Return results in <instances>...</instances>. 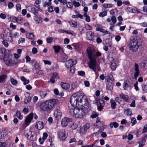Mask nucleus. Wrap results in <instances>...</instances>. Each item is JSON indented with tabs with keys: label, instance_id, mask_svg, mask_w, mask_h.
Returning <instances> with one entry per match:
<instances>
[{
	"label": "nucleus",
	"instance_id": "f257e3e1",
	"mask_svg": "<svg viewBox=\"0 0 147 147\" xmlns=\"http://www.w3.org/2000/svg\"><path fill=\"white\" fill-rule=\"evenodd\" d=\"M70 102L73 107L81 105L86 109L89 108L87 97L82 91H78L72 94L70 98Z\"/></svg>",
	"mask_w": 147,
	"mask_h": 147
},
{
	"label": "nucleus",
	"instance_id": "f03ea898",
	"mask_svg": "<svg viewBox=\"0 0 147 147\" xmlns=\"http://www.w3.org/2000/svg\"><path fill=\"white\" fill-rule=\"evenodd\" d=\"M87 52L89 59L90 60V61L88 63V66L90 68L92 69L93 71L96 72V57L100 56L101 54L98 51L95 53L93 50L89 49H87Z\"/></svg>",
	"mask_w": 147,
	"mask_h": 147
},
{
	"label": "nucleus",
	"instance_id": "7ed1b4c3",
	"mask_svg": "<svg viewBox=\"0 0 147 147\" xmlns=\"http://www.w3.org/2000/svg\"><path fill=\"white\" fill-rule=\"evenodd\" d=\"M58 100L55 99L45 100L40 103V109L44 111H51L57 102Z\"/></svg>",
	"mask_w": 147,
	"mask_h": 147
},
{
	"label": "nucleus",
	"instance_id": "20e7f679",
	"mask_svg": "<svg viewBox=\"0 0 147 147\" xmlns=\"http://www.w3.org/2000/svg\"><path fill=\"white\" fill-rule=\"evenodd\" d=\"M69 112L71 115L77 118H81L83 116L86 112V110L84 109L75 107L71 108L69 109Z\"/></svg>",
	"mask_w": 147,
	"mask_h": 147
},
{
	"label": "nucleus",
	"instance_id": "39448f33",
	"mask_svg": "<svg viewBox=\"0 0 147 147\" xmlns=\"http://www.w3.org/2000/svg\"><path fill=\"white\" fill-rule=\"evenodd\" d=\"M140 40L139 38L135 37L131 39L128 43L129 48L133 52L137 51L140 45Z\"/></svg>",
	"mask_w": 147,
	"mask_h": 147
},
{
	"label": "nucleus",
	"instance_id": "423d86ee",
	"mask_svg": "<svg viewBox=\"0 0 147 147\" xmlns=\"http://www.w3.org/2000/svg\"><path fill=\"white\" fill-rule=\"evenodd\" d=\"M3 60L6 65L8 66H13L16 65L20 62L18 60L16 61L13 60L12 55L10 54L5 55Z\"/></svg>",
	"mask_w": 147,
	"mask_h": 147
},
{
	"label": "nucleus",
	"instance_id": "0eeeda50",
	"mask_svg": "<svg viewBox=\"0 0 147 147\" xmlns=\"http://www.w3.org/2000/svg\"><path fill=\"white\" fill-rule=\"evenodd\" d=\"M26 137L30 140H36L37 134L34 131L29 130L26 132Z\"/></svg>",
	"mask_w": 147,
	"mask_h": 147
},
{
	"label": "nucleus",
	"instance_id": "6e6552de",
	"mask_svg": "<svg viewBox=\"0 0 147 147\" xmlns=\"http://www.w3.org/2000/svg\"><path fill=\"white\" fill-rule=\"evenodd\" d=\"M35 6L38 9H36L35 8L29 5L26 6V8L28 11L32 12L34 15H36L37 14L38 11H41L42 10L40 9L39 5L37 6L36 5H35Z\"/></svg>",
	"mask_w": 147,
	"mask_h": 147
},
{
	"label": "nucleus",
	"instance_id": "1a4fd4ad",
	"mask_svg": "<svg viewBox=\"0 0 147 147\" xmlns=\"http://www.w3.org/2000/svg\"><path fill=\"white\" fill-rule=\"evenodd\" d=\"M54 115L55 117L57 120L61 118L62 113L59 106L57 107L54 111Z\"/></svg>",
	"mask_w": 147,
	"mask_h": 147
},
{
	"label": "nucleus",
	"instance_id": "9d476101",
	"mask_svg": "<svg viewBox=\"0 0 147 147\" xmlns=\"http://www.w3.org/2000/svg\"><path fill=\"white\" fill-rule=\"evenodd\" d=\"M72 121L71 119L65 117H63L61 119V125L63 127H66L69 123Z\"/></svg>",
	"mask_w": 147,
	"mask_h": 147
},
{
	"label": "nucleus",
	"instance_id": "9b49d317",
	"mask_svg": "<svg viewBox=\"0 0 147 147\" xmlns=\"http://www.w3.org/2000/svg\"><path fill=\"white\" fill-rule=\"evenodd\" d=\"M77 62V61L76 60L70 59L66 61L65 65L67 68H69L76 65Z\"/></svg>",
	"mask_w": 147,
	"mask_h": 147
},
{
	"label": "nucleus",
	"instance_id": "f8f14e48",
	"mask_svg": "<svg viewBox=\"0 0 147 147\" xmlns=\"http://www.w3.org/2000/svg\"><path fill=\"white\" fill-rule=\"evenodd\" d=\"M33 117V113H31L29 114L26 117L25 120L24 125L27 126L29 125L31 123V120L32 119Z\"/></svg>",
	"mask_w": 147,
	"mask_h": 147
},
{
	"label": "nucleus",
	"instance_id": "ddd939ff",
	"mask_svg": "<svg viewBox=\"0 0 147 147\" xmlns=\"http://www.w3.org/2000/svg\"><path fill=\"white\" fill-rule=\"evenodd\" d=\"M58 136L59 138L62 140H64L67 138V134L64 129H62L59 131L58 133Z\"/></svg>",
	"mask_w": 147,
	"mask_h": 147
},
{
	"label": "nucleus",
	"instance_id": "4468645a",
	"mask_svg": "<svg viewBox=\"0 0 147 147\" xmlns=\"http://www.w3.org/2000/svg\"><path fill=\"white\" fill-rule=\"evenodd\" d=\"M134 69L135 71L134 74V77L135 79L136 80L137 78L139 75L140 71L138 68V65L136 63L135 64Z\"/></svg>",
	"mask_w": 147,
	"mask_h": 147
},
{
	"label": "nucleus",
	"instance_id": "2eb2a0df",
	"mask_svg": "<svg viewBox=\"0 0 147 147\" xmlns=\"http://www.w3.org/2000/svg\"><path fill=\"white\" fill-rule=\"evenodd\" d=\"M24 95L25 98L24 100V102L25 104H27L31 100L30 94L29 93L27 92L25 93Z\"/></svg>",
	"mask_w": 147,
	"mask_h": 147
},
{
	"label": "nucleus",
	"instance_id": "dca6fc26",
	"mask_svg": "<svg viewBox=\"0 0 147 147\" xmlns=\"http://www.w3.org/2000/svg\"><path fill=\"white\" fill-rule=\"evenodd\" d=\"M90 127L89 123H86L84 125L83 127L81 129V133L82 134H85L87 131V129Z\"/></svg>",
	"mask_w": 147,
	"mask_h": 147
},
{
	"label": "nucleus",
	"instance_id": "f3484780",
	"mask_svg": "<svg viewBox=\"0 0 147 147\" xmlns=\"http://www.w3.org/2000/svg\"><path fill=\"white\" fill-rule=\"evenodd\" d=\"M86 38L89 40H93V38L94 36V33L91 31L87 32L86 33Z\"/></svg>",
	"mask_w": 147,
	"mask_h": 147
},
{
	"label": "nucleus",
	"instance_id": "a211bd4d",
	"mask_svg": "<svg viewBox=\"0 0 147 147\" xmlns=\"http://www.w3.org/2000/svg\"><path fill=\"white\" fill-rule=\"evenodd\" d=\"M109 81L108 80L106 83V88L109 90H111L113 88V84L111 80H109Z\"/></svg>",
	"mask_w": 147,
	"mask_h": 147
},
{
	"label": "nucleus",
	"instance_id": "6ab92c4d",
	"mask_svg": "<svg viewBox=\"0 0 147 147\" xmlns=\"http://www.w3.org/2000/svg\"><path fill=\"white\" fill-rule=\"evenodd\" d=\"M104 123L102 121H101L100 118L98 117L96 119V123L94 124V125L97 127H99L102 125V123Z\"/></svg>",
	"mask_w": 147,
	"mask_h": 147
},
{
	"label": "nucleus",
	"instance_id": "aec40b11",
	"mask_svg": "<svg viewBox=\"0 0 147 147\" xmlns=\"http://www.w3.org/2000/svg\"><path fill=\"white\" fill-rule=\"evenodd\" d=\"M44 124L43 122L40 121H39L36 122V126L37 129L40 130L43 129L44 127Z\"/></svg>",
	"mask_w": 147,
	"mask_h": 147
},
{
	"label": "nucleus",
	"instance_id": "412c9836",
	"mask_svg": "<svg viewBox=\"0 0 147 147\" xmlns=\"http://www.w3.org/2000/svg\"><path fill=\"white\" fill-rule=\"evenodd\" d=\"M61 85L62 88L65 89H68L70 87V84L67 83L61 82Z\"/></svg>",
	"mask_w": 147,
	"mask_h": 147
},
{
	"label": "nucleus",
	"instance_id": "4be33fe9",
	"mask_svg": "<svg viewBox=\"0 0 147 147\" xmlns=\"http://www.w3.org/2000/svg\"><path fill=\"white\" fill-rule=\"evenodd\" d=\"M31 64L33 67L32 69H34L35 70H36L38 67V64L37 63V62L35 61L33 59L31 61Z\"/></svg>",
	"mask_w": 147,
	"mask_h": 147
},
{
	"label": "nucleus",
	"instance_id": "5701e85b",
	"mask_svg": "<svg viewBox=\"0 0 147 147\" xmlns=\"http://www.w3.org/2000/svg\"><path fill=\"white\" fill-rule=\"evenodd\" d=\"M6 54V52L4 49H0V59H4Z\"/></svg>",
	"mask_w": 147,
	"mask_h": 147
},
{
	"label": "nucleus",
	"instance_id": "b1692460",
	"mask_svg": "<svg viewBox=\"0 0 147 147\" xmlns=\"http://www.w3.org/2000/svg\"><path fill=\"white\" fill-rule=\"evenodd\" d=\"M110 103L111 104V107L112 109H115L117 106V104L115 100L113 98H111L110 100Z\"/></svg>",
	"mask_w": 147,
	"mask_h": 147
},
{
	"label": "nucleus",
	"instance_id": "393cba45",
	"mask_svg": "<svg viewBox=\"0 0 147 147\" xmlns=\"http://www.w3.org/2000/svg\"><path fill=\"white\" fill-rule=\"evenodd\" d=\"M96 30L100 31L104 34H110V32H109L107 31L106 30L103 29L101 27H97L96 28Z\"/></svg>",
	"mask_w": 147,
	"mask_h": 147
},
{
	"label": "nucleus",
	"instance_id": "a878e982",
	"mask_svg": "<svg viewBox=\"0 0 147 147\" xmlns=\"http://www.w3.org/2000/svg\"><path fill=\"white\" fill-rule=\"evenodd\" d=\"M120 97L125 100L126 102H128L129 100V97L127 95H124L123 94L121 93L119 94Z\"/></svg>",
	"mask_w": 147,
	"mask_h": 147
},
{
	"label": "nucleus",
	"instance_id": "bb28decb",
	"mask_svg": "<svg viewBox=\"0 0 147 147\" xmlns=\"http://www.w3.org/2000/svg\"><path fill=\"white\" fill-rule=\"evenodd\" d=\"M128 10L130 12L134 13H138L140 12V11L136 7H129L128 8Z\"/></svg>",
	"mask_w": 147,
	"mask_h": 147
},
{
	"label": "nucleus",
	"instance_id": "cd10ccee",
	"mask_svg": "<svg viewBox=\"0 0 147 147\" xmlns=\"http://www.w3.org/2000/svg\"><path fill=\"white\" fill-rule=\"evenodd\" d=\"M119 126L118 123L116 122H111L109 123V126L111 128H112L113 127L116 128Z\"/></svg>",
	"mask_w": 147,
	"mask_h": 147
},
{
	"label": "nucleus",
	"instance_id": "c85d7f7f",
	"mask_svg": "<svg viewBox=\"0 0 147 147\" xmlns=\"http://www.w3.org/2000/svg\"><path fill=\"white\" fill-rule=\"evenodd\" d=\"M26 37L27 38L31 40H34L35 39L34 35L32 33H28L26 34Z\"/></svg>",
	"mask_w": 147,
	"mask_h": 147
},
{
	"label": "nucleus",
	"instance_id": "c756f323",
	"mask_svg": "<svg viewBox=\"0 0 147 147\" xmlns=\"http://www.w3.org/2000/svg\"><path fill=\"white\" fill-rule=\"evenodd\" d=\"M111 69L113 70H115L116 68V65L114 59H113L111 61Z\"/></svg>",
	"mask_w": 147,
	"mask_h": 147
},
{
	"label": "nucleus",
	"instance_id": "7c9ffc66",
	"mask_svg": "<svg viewBox=\"0 0 147 147\" xmlns=\"http://www.w3.org/2000/svg\"><path fill=\"white\" fill-rule=\"evenodd\" d=\"M53 48L55 50V53H58L61 49V48L59 45H54Z\"/></svg>",
	"mask_w": 147,
	"mask_h": 147
},
{
	"label": "nucleus",
	"instance_id": "2f4dec72",
	"mask_svg": "<svg viewBox=\"0 0 147 147\" xmlns=\"http://www.w3.org/2000/svg\"><path fill=\"white\" fill-rule=\"evenodd\" d=\"M20 80L23 82V84L25 85L28 84L29 82V80H27L24 76L21 77Z\"/></svg>",
	"mask_w": 147,
	"mask_h": 147
},
{
	"label": "nucleus",
	"instance_id": "473e14b6",
	"mask_svg": "<svg viewBox=\"0 0 147 147\" xmlns=\"http://www.w3.org/2000/svg\"><path fill=\"white\" fill-rule=\"evenodd\" d=\"M69 23L70 26L72 27H76L77 26V23L76 21L71 20L69 21Z\"/></svg>",
	"mask_w": 147,
	"mask_h": 147
},
{
	"label": "nucleus",
	"instance_id": "72a5a7b5",
	"mask_svg": "<svg viewBox=\"0 0 147 147\" xmlns=\"http://www.w3.org/2000/svg\"><path fill=\"white\" fill-rule=\"evenodd\" d=\"M12 34L11 32L9 30H5L4 34V37L5 38L8 36Z\"/></svg>",
	"mask_w": 147,
	"mask_h": 147
},
{
	"label": "nucleus",
	"instance_id": "f704fd0d",
	"mask_svg": "<svg viewBox=\"0 0 147 147\" xmlns=\"http://www.w3.org/2000/svg\"><path fill=\"white\" fill-rule=\"evenodd\" d=\"M16 116L20 119L21 120L23 118V116L21 114V113L19 111H16Z\"/></svg>",
	"mask_w": 147,
	"mask_h": 147
},
{
	"label": "nucleus",
	"instance_id": "c9c22d12",
	"mask_svg": "<svg viewBox=\"0 0 147 147\" xmlns=\"http://www.w3.org/2000/svg\"><path fill=\"white\" fill-rule=\"evenodd\" d=\"M124 112L126 115L128 116L131 115H132V111L129 109L125 110Z\"/></svg>",
	"mask_w": 147,
	"mask_h": 147
},
{
	"label": "nucleus",
	"instance_id": "e433bc0d",
	"mask_svg": "<svg viewBox=\"0 0 147 147\" xmlns=\"http://www.w3.org/2000/svg\"><path fill=\"white\" fill-rule=\"evenodd\" d=\"M140 65L142 68H147V61L142 62L140 63Z\"/></svg>",
	"mask_w": 147,
	"mask_h": 147
},
{
	"label": "nucleus",
	"instance_id": "4c0bfd02",
	"mask_svg": "<svg viewBox=\"0 0 147 147\" xmlns=\"http://www.w3.org/2000/svg\"><path fill=\"white\" fill-rule=\"evenodd\" d=\"M65 33L68 34H71V35L74 36H75L76 35V34L72 30H66Z\"/></svg>",
	"mask_w": 147,
	"mask_h": 147
},
{
	"label": "nucleus",
	"instance_id": "58836bf2",
	"mask_svg": "<svg viewBox=\"0 0 147 147\" xmlns=\"http://www.w3.org/2000/svg\"><path fill=\"white\" fill-rule=\"evenodd\" d=\"M5 38L7 40L11 42H12L13 41V37L12 36V34H11L7 37H6Z\"/></svg>",
	"mask_w": 147,
	"mask_h": 147
},
{
	"label": "nucleus",
	"instance_id": "ea45409f",
	"mask_svg": "<svg viewBox=\"0 0 147 147\" xmlns=\"http://www.w3.org/2000/svg\"><path fill=\"white\" fill-rule=\"evenodd\" d=\"M105 126V125L104 123H102V125L99 127H100V129L98 130V132H101L103 131L105 129L104 127Z\"/></svg>",
	"mask_w": 147,
	"mask_h": 147
},
{
	"label": "nucleus",
	"instance_id": "a19ab883",
	"mask_svg": "<svg viewBox=\"0 0 147 147\" xmlns=\"http://www.w3.org/2000/svg\"><path fill=\"white\" fill-rule=\"evenodd\" d=\"M131 126H133L136 123L137 121L135 118L132 117L131 118Z\"/></svg>",
	"mask_w": 147,
	"mask_h": 147
},
{
	"label": "nucleus",
	"instance_id": "79ce46f5",
	"mask_svg": "<svg viewBox=\"0 0 147 147\" xmlns=\"http://www.w3.org/2000/svg\"><path fill=\"white\" fill-rule=\"evenodd\" d=\"M107 15V12L106 11L100 12L99 14V16L100 17H103L106 16Z\"/></svg>",
	"mask_w": 147,
	"mask_h": 147
},
{
	"label": "nucleus",
	"instance_id": "37998d69",
	"mask_svg": "<svg viewBox=\"0 0 147 147\" xmlns=\"http://www.w3.org/2000/svg\"><path fill=\"white\" fill-rule=\"evenodd\" d=\"M47 95V92L45 91H44L40 93V96L42 98H44Z\"/></svg>",
	"mask_w": 147,
	"mask_h": 147
},
{
	"label": "nucleus",
	"instance_id": "c03bdc74",
	"mask_svg": "<svg viewBox=\"0 0 147 147\" xmlns=\"http://www.w3.org/2000/svg\"><path fill=\"white\" fill-rule=\"evenodd\" d=\"M129 82L128 80H126L123 83V88L124 90H125L126 88L129 86Z\"/></svg>",
	"mask_w": 147,
	"mask_h": 147
},
{
	"label": "nucleus",
	"instance_id": "a18cd8bd",
	"mask_svg": "<svg viewBox=\"0 0 147 147\" xmlns=\"http://www.w3.org/2000/svg\"><path fill=\"white\" fill-rule=\"evenodd\" d=\"M10 81L12 84L14 85H16L18 83L17 81L13 78H11Z\"/></svg>",
	"mask_w": 147,
	"mask_h": 147
},
{
	"label": "nucleus",
	"instance_id": "49530a36",
	"mask_svg": "<svg viewBox=\"0 0 147 147\" xmlns=\"http://www.w3.org/2000/svg\"><path fill=\"white\" fill-rule=\"evenodd\" d=\"M111 20L113 24H115L116 22L117 19L115 16L112 15L111 17Z\"/></svg>",
	"mask_w": 147,
	"mask_h": 147
},
{
	"label": "nucleus",
	"instance_id": "de8ad7c7",
	"mask_svg": "<svg viewBox=\"0 0 147 147\" xmlns=\"http://www.w3.org/2000/svg\"><path fill=\"white\" fill-rule=\"evenodd\" d=\"M7 76L5 75H3L0 77V82H3L6 78Z\"/></svg>",
	"mask_w": 147,
	"mask_h": 147
},
{
	"label": "nucleus",
	"instance_id": "09e8293b",
	"mask_svg": "<svg viewBox=\"0 0 147 147\" xmlns=\"http://www.w3.org/2000/svg\"><path fill=\"white\" fill-rule=\"evenodd\" d=\"M78 74L79 76H84L85 74V72L83 71H78Z\"/></svg>",
	"mask_w": 147,
	"mask_h": 147
},
{
	"label": "nucleus",
	"instance_id": "8fccbe9b",
	"mask_svg": "<svg viewBox=\"0 0 147 147\" xmlns=\"http://www.w3.org/2000/svg\"><path fill=\"white\" fill-rule=\"evenodd\" d=\"M113 6V5L112 4H109V3H104L103 4V6L104 7L106 8H109L112 7Z\"/></svg>",
	"mask_w": 147,
	"mask_h": 147
},
{
	"label": "nucleus",
	"instance_id": "3c124183",
	"mask_svg": "<svg viewBox=\"0 0 147 147\" xmlns=\"http://www.w3.org/2000/svg\"><path fill=\"white\" fill-rule=\"evenodd\" d=\"M51 5V2L49 1L48 2H45L43 3V6L44 7H46L47 6H49Z\"/></svg>",
	"mask_w": 147,
	"mask_h": 147
},
{
	"label": "nucleus",
	"instance_id": "603ef678",
	"mask_svg": "<svg viewBox=\"0 0 147 147\" xmlns=\"http://www.w3.org/2000/svg\"><path fill=\"white\" fill-rule=\"evenodd\" d=\"M78 127V125L77 123H73L71 126V127L73 129H76Z\"/></svg>",
	"mask_w": 147,
	"mask_h": 147
},
{
	"label": "nucleus",
	"instance_id": "864d4df0",
	"mask_svg": "<svg viewBox=\"0 0 147 147\" xmlns=\"http://www.w3.org/2000/svg\"><path fill=\"white\" fill-rule=\"evenodd\" d=\"M53 40V38L51 37H48L47 38L46 41L48 43H51Z\"/></svg>",
	"mask_w": 147,
	"mask_h": 147
},
{
	"label": "nucleus",
	"instance_id": "5fc2aeb1",
	"mask_svg": "<svg viewBox=\"0 0 147 147\" xmlns=\"http://www.w3.org/2000/svg\"><path fill=\"white\" fill-rule=\"evenodd\" d=\"M67 7L69 8H71L73 5V3L71 2H68L66 3Z\"/></svg>",
	"mask_w": 147,
	"mask_h": 147
},
{
	"label": "nucleus",
	"instance_id": "6e6d98bb",
	"mask_svg": "<svg viewBox=\"0 0 147 147\" xmlns=\"http://www.w3.org/2000/svg\"><path fill=\"white\" fill-rule=\"evenodd\" d=\"M0 147H10L7 145L5 142H0Z\"/></svg>",
	"mask_w": 147,
	"mask_h": 147
},
{
	"label": "nucleus",
	"instance_id": "4d7b16f0",
	"mask_svg": "<svg viewBox=\"0 0 147 147\" xmlns=\"http://www.w3.org/2000/svg\"><path fill=\"white\" fill-rule=\"evenodd\" d=\"M86 29L88 30H91L92 29V27L90 25L87 24H86L85 26Z\"/></svg>",
	"mask_w": 147,
	"mask_h": 147
},
{
	"label": "nucleus",
	"instance_id": "13d9d810",
	"mask_svg": "<svg viewBox=\"0 0 147 147\" xmlns=\"http://www.w3.org/2000/svg\"><path fill=\"white\" fill-rule=\"evenodd\" d=\"M25 39L24 38H21L19 39L18 41V43L20 44L24 43L25 42Z\"/></svg>",
	"mask_w": 147,
	"mask_h": 147
},
{
	"label": "nucleus",
	"instance_id": "bf43d9fd",
	"mask_svg": "<svg viewBox=\"0 0 147 147\" xmlns=\"http://www.w3.org/2000/svg\"><path fill=\"white\" fill-rule=\"evenodd\" d=\"M143 91L144 92H147V85H143L142 86Z\"/></svg>",
	"mask_w": 147,
	"mask_h": 147
},
{
	"label": "nucleus",
	"instance_id": "052dcab7",
	"mask_svg": "<svg viewBox=\"0 0 147 147\" xmlns=\"http://www.w3.org/2000/svg\"><path fill=\"white\" fill-rule=\"evenodd\" d=\"M138 82L137 81L136 82L134 85V88L136 91H137L139 90L138 87Z\"/></svg>",
	"mask_w": 147,
	"mask_h": 147
},
{
	"label": "nucleus",
	"instance_id": "680f3d73",
	"mask_svg": "<svg viewBox=\"0 0 147 147\" xmlns=\"http://www.w3.org/2000/svg\"><path fill=\"white\" fill-rule=\"evenodd\" d=\"M70 67V69L69 70L70 72V73L73 74H74L75 72V68L74 67Z\"/></svg>",
	"mask_w": 147,
	"mask_h": 147
},
{
	"label": "nucleus",
	"instance_id": "e2e57ef3",
	"mask_svg": "<svg viewBox=\"0 0 147 147\" xmlns=\"http://www.w3.org/2000/svg\"><path fill=\"white\" fill-rule=\"evenodd\" d=\"M99 100V103H100V105H101V106H104L105 105V101L103 100V99H101L100 100Z\"/></svg>",
	"mask_w": 147,
	"mask_h": 147
},
{
	"label": "nucleus",
	"instance_id": "0e129e2a",
	"mask_svg": "<svg viewBox=\"0 0 147 147\" xmlns=\"http://www.w3.org/2000/svg\"><path fill=\"white\" fill-rule=\"evenodd\" d=\"M48 137V135L46 133L44 132L43 134V137L42 138L43 140H45Z\"/></svg>",
	"mask_w": 147,
	"mask_h": 147
},
{
	"label": "nucleus",
	"instance_id": "69168bd1",
	"mask_svg": "<svg viewBox=\"0 0 147 147\" xmlns=\"http://www.w3.org/2000/svg\"><path fill=\"white\" fill-rule=\"evenodd\" d=\"M16 8L17 11H20L21 10V7L20 4L18 3L16 5Z\"/></svg>",
	"mask_w": 147,
	"mask_h": 147
},
{
	"label": "nucleus",
	"instance_id": "338daca9",
	"mask_svg": "<svg viewBox=\"0 0 147 147\" xmlns=\"http://www.w3.org/2000/svg\"><path fill=\"white\" fill-rule=\"evenodd\" d=\"M115 100L119 104H120L121 101V99L118 97H116L115 98Z\"/></svg>",
	"mask_w": 147,
	"mask_h": 147
},
{
	"label": "nucleus",
	"instance_id": "774afa93",
	"mask_svg": "<svg viewBox=\"0 0 147 147\" xmlns=\"http://www.w3.org/2000/svg\"><path fill=\"white\" fill-rule=\"evenodd\" d=\"M147 132V125H145L144 126V128L142 131L143 133H145Z\"/></svg>",
	"mask_w": 147,
	"mask_h": 147
}]
</instances>
